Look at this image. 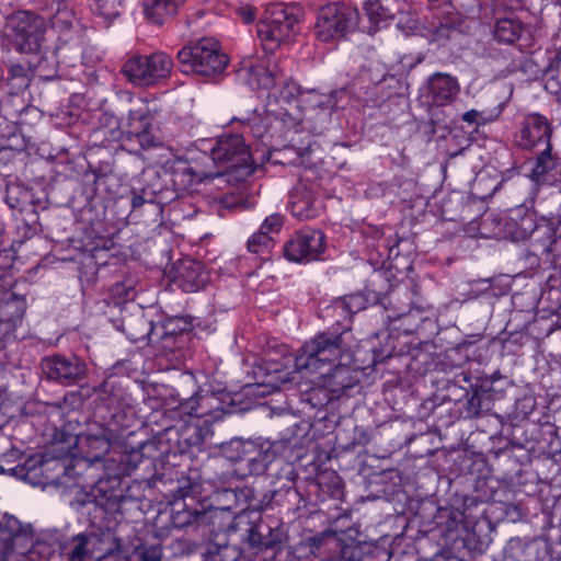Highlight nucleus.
Instances as JSON below:
<instances>
[{
  "label": "nucleus",
  "mask_w": 561,
  "mask_h": 561,
  "mask_svg": "<svg viewBox=\"0 0 561 561\" xmlns=\"http://www.w3.org/2000/svg\"><path fill=\"white\" fill-rule=\"evenodd\" d=\"M159 456L154 440L144 442L138 448L121 453L117 455V458L114 456L111 458V460L118 463L117 473L108 476L107 479L102 477L96 480L92 479L91 482L84 479L82 488H91L100 505L106 510H114L125 497L119 476L130 474L141 463H146L148 467L153 466Z\"/></svg>",
  "instance_id": "1"
},
{
  "label": "nucleus",
  "mask_w": 561,
  "mask_h": 561,
  "mask_svg": "<svg viewBox=\"0 0 561 561\" xmlns=\"http://www.w3.org/2000/svg\"><path fill=\"white\" fill-rule=\"evenodd\" d=\"M350 346L337 330H328L306 341L295 356L297 371L305 376L319 375L340 358H350Z\"/></svg>",
  "instance_id": "2"
},
{
  "label": "nucleus",
  "mask_w": 561,
  "mask_h": 561,
  "mask_svg": "<svg viewBox=\"0 0 561 561\" xmlns=\"http://www.w3.org/2000/svg\"><path fill=\"white\" fill-rule=\"evenodd\" d=\"M297 9L282 2L266 7L263 18L256 25L260 45L266 54L275 53L297 32Z\"/></svg>",
  "instance_id": "3"
},
{
  "label": "nucleus",
  "mask_w": 561,
  "mask_h": 561,
  "mask_svg": "<svg viewBox=\"0 0 561 561\" xmlns=\"http://www.w3.org/2000/svg\"><path fill=\"white\" fill-rule=\"evenodd\" d=\"M179 499L172 503L171 523L173 527H203L214 524V518L220 512L219 507L206 505L196 500L201 494V485L185 480L178 490Z\"/></svg>",
  "instance_id": "4"
},
{
  "label": "nucleus",
  "mask_w": 561,
  "mask_h": 561,
  "mask_svg": "<svg viewBox=\"0 0 561 561\" xmlns=\"http://www.w3.org/2000/svg\"><path fill=\"white\" fill-rule=\"evenodd\" d=\"M173 66V59L164 51L134 53L126 56L121 72L135 87L149 88L168 79Z\"/></svg>",
  "instance_id": "5"
},
{
  "label": "nucleus",
  "mask_w": 561,
  "mask_h": 561,
  "mask_svg": "<svg viewBox=\"0 0 561 561\" xmlns=\"http://www.w3.org/2000/svg\"><path fill=\"white\" fill-rule=\"evenodd\" d=\"M178 60L184 73L204 77L220 75L228 65L226 54L221 51L219 43L211 37H204L180 49Z\"/></svg>",
  "instance_id": "6"
},
{
  "label": "nucleus",
  "mask_w": 561,
  "mask_h": 561,
  "mask_svg": "<svg viewBox=\"0 0 561 561\" xmlns=\"http://www.w3.org/2000/svg\"><path fill=\"white\" fill-rule=\"evenodd\" d=\"M358 23L357 9L343 2H330L319 9L313 33L319 42L336 43L354 33Z\"/></svg>",
  "instance_id": "7"
},
{
  "label": "nucleus",
  "mask_w": 561,
  "mask_h": 561,
  "mask_svg": "<svg viewBox=\"0 0 561 561\" xmlns=\"http://www.w3.org/2000/svg\"><path fill=\"white\" fill-rule=\"evenodd\" d=\"M43 543H33V538L13 515L0 517V561H35Z\"/></svg>",
  "instance_id": "8"
},
{
  "label": "nucleus",
  "mask_w": 561,
  "mask_h": 561,
  "mask_svg": "<svg viewBox=\"0 0 561 561\" xmlns=\"http://www.w3.org/2000/svg\"><path fill=\"white\" fill-rule=\"evenodd\" d=\"M402 296L405 301H401L400 291L391 294V302L397 301L400 305L394 307L393 313H389L387 319L392 330L411 334L433 314V307L422 299L416 285L405 287Z\"/></svg>",
  "instance_id": "9"
},
{
  "label": "nucleus",
  "mask_w": 561,
  "mask_h": 561,
  "mask_svg": "<svg viewBox=\"0 0 561 561\" xmlns=\"http://www.w3.org/2000/svg\"><path fill=\"white\" fill-rule=\"evenodd\" d=\"M210 156L215 163L226 164L229 171L238 173L240 178H247L255 171L252 154L242 135H221L210 148Z\"/></svg>",
  "instance_id": "10"
},
{
  "label": "nucleus",
  "mask_w": 561,
  "mask_h": 561,
  "mask_svg": "<svg viewBox=\"0 0 561 561\" xmlns=\"http://www.w3.org/2000/svg\"><path fill=\"white\" fill-rule=\"evenodd\" d=\"M7 26L16 50L25 54L39 50L46 33L44 18L31 11H18L8 18Z\"/></svg>",
  "instance_id": "11"
},
{
  "label": "nucleus",
  "mask_w": 561,
  "mask_h": 561,
  "mask_svg": "<svg viewBox=\"0 0 561 561\" xmlns=\"http://www.w3.org/2000/svg\"><path fill=\"white\" fill-rule=\"evenodd\" d=\"M358 371L359 366L353 363V354L350 351L348 359L340 358L319 374L318 378L321 389L313 390L312 396L323 391L325 392V402L313 404L323 405L345 394L347 390L358 383Z\"/></svg>",
  "instance_id": "12"
},
{
  "label": "nucleus",
  "mask_w": 561,
  "mask_h": 561,
  "mask_svg": "<svg viewBox=\"0 0 561 561\" xmlns=\"http://www.w3.org/2000/svg\"><path fill=\"white\" fill-rule=\"evenodd\" d=\"M4 202L11 209L18 210L28 226L35 225L38 211L48 207V196L44 190H34L18 182L7 184Z\"/></svg>",
  "instance_id": "13"
},
{
  "label": "nucleus",
  "mask_w": 561,
  "mask_h": 561,
  "mask_svg": "<svg viewBox=\"0 0 561 561\" xmlns=\"http://www.w3.org/2000/svg\"><path fill=\"white\" fill-rule=\"evenodd\" d=\"M122 331L134 343L148 340L151 345H158L164 352L172 351L178 336L168 329V324H157L148 321L142 314L127 316L122 321Z\"/></svg>",
  "instance_id": "14"
},
{
  "label": "nucleus",
  "mask_w": 561,
  "mask_h": 561,
  "mask_svg": "<svg viewBox=\"0 0 561 561\" xmlns=\"http://www.w3.org/2000/svg\"><path fill=\"white\" fill-rule=\"evenodd\" d=\"M327 249L325 236L319 229L304 228L284 244V256L295 263H309L322 259Z\"/></svg>",
  "instance_id": "15"
},
{
  "label": "nucleus",
  "mask_w": 561,
  "mask_h": 561,
  "mask_svg": "<svg viewBox=\"0 0 561 561\" xmlns=\"http://www.w3.org/2000/svg\"><path fill=\"white\" fill-rule=\"evenodd\" d=\"M43 376L62 386H73L81 382L87 375L85 363L76 355L54 354L42 358Z\"/></svg>",
  "instance_id": "16"
},
{
  "label": "nucleus",
  "mask_w": 561,
  "mask_h": 561,
  "mask_svg": "<svg viewBox=\"0 0 561 561\" xmlns=\"http://www.w3.org/2000/svg\"><path fill=\"white\" fill-rule=\"evenodd\" d=\"M298 443L294 437H283L279 440H266L260 445L253 443L245 445L244 468L252 476H260L265 472L267 467L276 459L278 455L284 454L287 449L297 448Z\"/></svg>",
  "instance_id": "17"
},
{
  "label": "nucleus",
  "mask_w": 561,
  "mask_h": 561,
  "mask_svg": "<svg viewBox=\"0 0 561 561\" xmlns=\"http://www.w3.org/2000/svg\"><path fill=\"white\" fill-rule=\"evenodd\" d=\"M237 119L243 124L244 128L250 130L254 138L266 147H274V140L285 139L289 133L283 117L265 110L262 112L255 110L252 114Z\"/></svg>",
  "instance_id": "18"
},
{
  "label": "nucleus",
  "mask_w": 561,
  "mask_h": 561,
  "mask_svg": "<svg viewBox=\"0 0 561 561\" xmlns=\"http://www.w3.org/2000/svg\"><path fill=\"white\" fill-rule=\"evenodd\" d=\"M552 133L553 127L545 115L529 113L518 124L514 144L523 150H530L540 144L548 145Z\"/></svg>",
  "instance_id": "19"
},
{
  "label": "nucleus",
  "mask_w": 561,
  "mask_h": 561,
  "mask_svg": "<svg viewBox=\"0 0 561 561\" xmlns=\"http://www.w3.org/2000/svg\"><path fill=\"white\" fill-rule=\"evenodd\" d=\"M238 77L252 90H272L279 83H285V90H287L288 93L284 94L283 91L282 98L287 101L298 93L297 85L294 82H286L284 78L279 77L275 71L264 65L243 66L239 69Z\"/></svg>",
  "instance_id": "20"
},
{
  "label": "nucleus",
  "mask_w": 561,
  "mask_h": 561,
  "mask_svg": "<svg viewBox=\"0 0 561 561\" xmlns=\"http://www.w3.org/2000/svg\"><path fill=\"white\" fill-rule=\"evenodd\" d=\"M152 126V116L146 104L130 108L125 119L119 123L121 134H126L128 138L135 137L144 149L158 146V140L150 135Z\"/></svg>",
  "instance_id": "21"
},
{
  "label": "nucleus",
  "mask_w": 561,
  "mask_h": 561,
  "mask_svg": "<svg viewBox=\"0 0 561 561\" xmlns=\"http://www.w3.org/2000/svg\"><path fill=\"white\" fill-rule=\"evenodd\" d=\"M126 381H128L127 378L111 374L95 388V392L103 405L113 411V419L118 417L126 408L130 407L131 396L124 385Z\"/></svg>",
  "instance_id": "22"
},
{
  "label": "nucleus",
  "mask_w": 561,
  "mask_h": 561,
  "mask_svg": "<svg viewBox=\"0 0 561 561\" xmlns=\"http://www.w3.org/2000/svg\"><path fill=\"white\" fill-rule=\"evenodd\" d=\"M26 310V299L15 293L7 294L0 300V343L16 339L15 331L21 325Z\"/></svg>",
  "instance_id": "23"
},
{
  "label": "nucleus",
  "mask_w": 561,
  "mask_h": 561,
  "mask_svg": "<svg viewBox=\"0 0 561 561\" xmlns=\"http://www.w3.org/2000/svg\"><path fill=\"white\" fill-rule=\"evenodd\" d=\"M283 471L287 482L284 483L279 489L272 492L268 504L286 506L288 512H297L300 508L307 506V500L295 488V479L297 478V472L294 467L291 465H286L283 468Z\"/></svg>",
  "instance_id": "24"
},
{
  "label": "nucleus",
  "mask_w": 561,
  "mask_h": 561,
  "mask_svg": "<svg viewBox=\"0 0 561 561\" xmlns=\"http://www.w3.org/2000/svg\"><path fill=\"white\" fill-rule=\"evenodd\" d=\"M428 96L436 106L451 103L460 91L457 78L447 73L436 72L427 79Z\"/></svg>",
  "instance_id": "25"
},
{
  "label": "nucleus",
  "mask_w": 561,
  "mask_h": 561,
  "mask_svg": "<svg viewBox=\"0 0 561 561\" xmlns=\"http://www.w3.org/2000/svg\"><path fill=\"white\" fill-rule=\"evenodd\" d=\"M176 277L184 291H198L208 282L204 265L193 259H184L176 265Z\"/></svg>",
  "instance_id": "26"
},
{
  "label": "nucleus",
  "mask_w": 561,
  "mask_h": 561,
  "mask_svg": "<svg viewBox=\"0 0 561 561\" xmlns=\"http://www.w3.org/2000/svg\"><path fill=\"white\" fill-rule=\"evenodd\" d=\"M92 197L103 203L115 201L122 196L123 183L121 178L113 171H92ZM90 173L85 174L88 179Z\"/></svg>",
  "instance_id": "27"
},
{
  "label": "nucleus",
  "mask_w": 561,
  "mask_h": 561,
  "mask_svg": "<svg viewBox=\"0 0 561 561\" xmlns=\"http://www.w3.org/2000/svg\"><path fill=\"white\" fill-rule=\"evenodd\" d=\"M170 182L173 185V194L179 195L198 184L203 174L197 172L187 160L175 159L170 167Z\"/></svg>",
  "instance_id": "28"
},
{
  "label": "nucleus",
  "mask_w": 561,
  "mask_h": 561,
  "mask_svg": "<svg viewBox=\"0 0 561 561\" xmlns=\"http://www.w3.org/2000/svg\"><path fill=\"white\" fill-rule=\"evenodd\" d=\"M112 438V432L104 428L101 431L100 436L89 435L87 437V443L90 449L94 450L95 454L91 456V459L82 460V465L87 467V472L84 474L79 473V479L76 482V485L82 488L84 479H87L88 482H91V480L94 479L90 471L93 469L95 463H99L102 460V456L110 451Z\"/></svg>",
  "instance_id": "29"
},
{
  "label": "nucleus",
  "mask_w": 561,
  "mask_h": 561,
  "mask_svg": "<svg viewBox=\"0 0 561 561\" xmlns=\"http://www.w3.org/2000/svg\"><path fill=\"white\" fill-rule=\"evenodd\" d=\"M169 190L163 187L160 178L157 175L145 186L131 188V208L137 210L145 204H164L168 199H173V197L167 196Z\"/></svg>",
  "instance_id": "30"
},
{
  "label": "nucleus",
  "mask_w": 561,
  "mask_h": 561,
  "mask_svg": "<svg viewBox=\"0 0 561 561\" xmlns=\"http://www.w3.org/2000/svg\"><path fill=\"white\" fill-rule=\"evenodd\" d=\"M524 31V24L518 18H499L494 22L492 37L499 44L513 45L522 37Z\"/></svg>",
  "instance_id": "31"
},
{
  "label": "nucleus",
  "mask_w": 561,
  "mask_h": 561,
  "mask_svg": "<svg viewBox=\"0 0 561 561\" xmlns=\"http://www.w3.org/2000/svg\"><path fill=\"white\" fill-rule=\"evenodd\" d=\"M438 524L442 526V534L445 538L456 541L462 539V535L467 533V522L465 513L457 508H444L439 512Z\"/></svg>",
  "instance_id": "32"
},
{
  "label": "nucleus",
  "mask_w": 561,
  "mask_h": 561,
  "mask_svg": "<svg viewBox=\"0 0 561 561\" xmlns=\"http://www.w3.org/2000/svg\"><path fill=\"white\" fill-rule=\"evenodd\" d=\"M560 169L561 158L557 153H552V145L548 142L536 159L531 170V178L536 182H547L550 181L551 174H558Z\"/></svg>",
  "instance_id": "33"
},
{
  "label": "nucleus",
  "mask_w": 561,
  "mask_h": 561,
  "mask_svg": "<svg viewBox=\"0 0 561 561\" xmlns=\"http://www.w3.org/2000/svg\"><path fill=\"white\" fill-rule=\"evenodd\" d=\"M185 0H144L146 18L153 24L162 25L178 13Z\"/></svg>",
  "instance_id": "34"
},
{
  "label": "nucleus",
  "mask_w": 561,
  "mask_h": 561,
  "mask_svg": "<svg viewBox=\"0 0 561 561\" xmlns=\"http://www.w3.org/2000/svg\"><path fill=\"white\" fill-rule=\"evenodd\" d=\"M75 546L72 550L69 552L68 561H93L101 560V553L96 554V551L90 546H95L98 543H104L103 540L99 538V535H83L80 534L72 539Z\"/></svg>",
  "instance_id": "35"
},
{
  "label": "nucleus",
  "mask_w": 561,
  "mask_h": 561,
  "mask_svg": "<svg viewBox=\"0 0 561 561\" xmlns=\"http://www.w3.org/2000/svg\"><path fill=\"white\" fill-rule=\"evenodd\" d=\"M289 209L291 215L299 220H309L319 216V207L311 193L306 188L291 195Z\"/></svg>",
  "instance_id": "36"
},
{
  "label": "nucleus",
  "mask_w": 561,
  "mask_h": 561,
  "mask_svg": "<svg viewBox=\"0 0 561 561\" xmlns=\"http://www.w3.org/2000/svg\"><path fill=\"white\" fill-rule=\"evenodd\" d=\"M325 312L328 317L335 318L334 323L329 328V330H337V332L343 334V336L346 339V335L351 331V322L353 316L348 311L346 302L342 299V297L335 298L325 309Z\"/></svg>",
  "instance_id": "37"
},
{
  "label": "nucleus",
  "mask_w": 561,
  "mask_h": 561,
  "mask_svg": "<svg viewBox=\"0 0 561 561\" xmlns=\"http://www.w3.org/2000/svg\"><path fill=\"white\" fill-rule=\"evenodd\" d=\"M522 211H524L523 208L513 210L508 217L507 226L514 240H525L529 238L535 230L533 214L525 213L522 216Z\"/></svg>",
  "instance_id": "38"
},
{
  "label": "nucleus",
  "mask_w": 561,
  "mask_h": 561,
  "mask_svg": "<svg viewBox=\"0 0 561 561\" xmlns=\"http://www.w3.org/2000/svg\"><path fill=\"white\" fill-rule=\"evenodd\" d=\"M364 11L369 22L376 27L386 26L394 13L388 4V0H367L364 3Z\"/></svg>",
  "instance_id": "39"
},
{
  "label": "nucleus",
  "mask_w": 561,
  "mask_h": 561,
  "mask_svg": "<svg viewBox=\"0 0 561 561\" xmlns=\"http://www.w3.org/2000/svg\"><path fill=\"white\" fill-rule=\"evenodd\" d=\"M277 536L272 531V528L264 522L252 524L247 529V540L253 548L268 549L274 547L277 541Z\"/></svg>",
  "instance_id": "40"
},
{
  "label": "nucleus",
  "mask_w": 561,
  "mask_h": 561,
  "mask_svg": "<svg viewBox=\"0 0 561 561\" xmlns=\"http://www.w3.org/2000/svg\"><path fill=\"white\" fill-rule=\"evenodd\" d=\"M90 9L108 26L124 10V0H90Z\"/></svg>",
  "instance_id": "41"
},
{
  "label": "nucleus",
  "mask_w": 561,
  "mask_h": 561,
  "mask_svg": "<svg viewBox=\"0 0 561 561\" xmlns=\"http://www.w3.org/2000/svg\"><path fill=\"white\" fill-rule=\"evenodd\" d=\"M473 377L469 371H461L448 381L446 386L447 398L450 401L460 403L463 397H468L470 393L469 388L473 387Z\"/></svg>",
  "instance_id": "42"
},
{
  "label": "nucleus",
  "mask_w": 561,
  "mask_h": 561,
  "mask_svg": "<svg viewBox=\"0 0 561 561\" xmlns=\"http://www.w3.org/2000/svg\"><path fill=\"white\" fill-rule=\"evenodd\" d=\"M24 108V102L20 95H5L0 100V125L2 122L16 123Z\"/></svg>",
  "instance_id": "43"
},
{
  "label": "nucleus",
  "mask_w": 561,
  "mask_h": 561,
  "mask_svg": "<svg viewBox=\"0 0 561 561\" xmlns=\"http://www.w3.org/2000/svg\"><path fill=\"white\" fill-rule=\"evenodd\" d=\"M538 552V547L535 542L524 541L519 538L511 539L506 549V558L513 561H536L531 559L533 554Z\"/></svg>",
  "instance_id": "44"
},
{
  "label": "nucleus",
  "mask_w": 561,
  "mask_h": 561,
  "mask_svg": "<svg viewBox=\"0 0 561 561\" xmlns=\"http://www.w3.org/2000/svg\"><path fill=\"white\" fill-rule=\"evenodd\" d=\"M470 393L468 397H463L460 413L465 419L479 417L482 413V401L478 390V383H473L472 388H469Z\"/></svg>",
  "instance_id": "45"
},
{
  "label": "nucleus",
  "mask_w": 561,
  "mask_h": 561,
  "mask_svg": "<svg viewBox=\"0 0 561 561\" xmlns=\"http://www.w3.org/2000/svg\"><path fill=\"white\" fill-rule=\"evenodd\" d=\"M135 561H162V548L159 543L140 545L133 552Z\"/></svg>",
  "instance_id": "46"
},
{
  "label": "nucleus",
  "mask_w": 561,
  "mask_h": 561,
  "mask_svg": "<svg viewBox=\"0 0 561 561\" xmlns=\"http://www.w3.org/2000/svg\"><path fill=\"white\" fill-rule=\"evenodd\" d=\"M373 352V362L381 363L387 358L399 356L402 354V350L397 351V347L394 345V339L391 334H388L386 337V343L380 347L377 348L375 346L371 347Z\"/></svg>",
  "instance_id": "47"
},
{
  "label": "nucleus",
  "mask_w": 561,
  "mask_h": 561,
  "mask_svg": "<svg viewBox=\"0 0 561 561\" xmlns=\"http://www.w3.org/2000/svg\"><path fill=\"white\" fill-rule=\"evenodd\" d=\"M253 443L252 440L232 439L224 447L225 456L232 462L243 463L245 459L243 449H245V445Z\"/></svg>",
  "instance_id": "48"
},
{
  "label": "nucleus",
  "mask_w": 561,
  "mask_h": 561,
  "mask_svg": "<svg viewBox=\"0 0 561 561\" xmlns=\"http://www.w3.org/2000/svg\"><path fill=\"white\" fill-rule=\"evenodd\" d=\"M271 243L272 237L259 230L248 239L247 247L251 253L259 254L267 251Z\"/></svg>",
  "instance_id": "49"
},
{
  "label": "nucleus",
  "mask_w": 561,
  "mask_h": 561,
  "mask_svg": "<svg viewBox=\"0 0 561 561\" xmlns=\"http://www.w3.org/2000/svg\"><path fill=\"white\" fill-rule=\"evenodd\" d=\"M536 398L533 394H525L515 402V416L520 420L527 419L536 410Z\"/></svg>",
  "instance_id": "50"
},
{
  "label": "nucleus",
  "mask_w": 561,
  "mask_h": 561,
  "mask_svg": "<svg viewBox=\"0 0 561 561\" xmlns=\"http://www.w3.org/2000/svg\"><path fill=\"white\" fill-rule=\"evenodd\" d=\"M205 400H207V399L203 398V397L192 396L191 398L186 399L184 402L180 403L179 410L183 414L202 417L206 414L205 411H201L202 404Z\"/></svg>",
  "instance_id": "51"
},
{
  "label": "nucleus",
  "mask_w": 561,
  "mask_h": 561,
  "mask_svg": "<svg viewBox=\"0 0 561 561\" xmlns=\"http://www.w3.org/2000/svg\"><path fill=\"white\" fill-rule=\"evenodd\" d=\"M342 299L346 302L348 311L354 316L355 313L364 310L367 306V298L362 293H354L342 296Z\"/></svg>",
  "instance_id": "52"
},
{
  "label": "nucleus",
  "mask_w": 561,
  "mask_h": 561,
  "mask_svg": "<svg viewBox=\"0 0 561 561\" xmlns=\"http://www.w3.org/2000/svg\"><path fill=\"white\" fill-rule=\"evenodd\" d=\"M0 147L2 150L21 152L25 149L26 145L21 134L11 133L7 138L0 141Z\"/></svg>",
  "instance_id": "53"
},
{
  "label": "nucleus",
  "mask_w": 561,
  "mask_h": 561,
  "mask_svg": "<svg viewBox=\"0 0 561 561\" xmlns=\"http://www.w3.org/2000/svg\"><path fill=\"white\" fill-rule=\"evenodd\" d=\"M554 282L556 279H549L547 282V288L541 294V298L552 302L551 309H558L561 306V289L556 288L553 285Z\"/></svg>",
  "instance_id": "54"
},
{
  "label": "nucleus",
  "mask_w": 561,
  "mask_h": 561,
  "mask_svg": "<svg viewBox=\"0 0 561 561\" xmlns=\"http://www.w3.org/2000/svg\"><path fill=\"white\" fill-rule=\"evenodd\" d=\"M282 226V216L279 214H272L264 219L259 230L270 236L271 232L279 231Z\"/></svg>",
  "instance_id": "55"
},
{
  "label": "nucleus",
  "mask_w": 561,
  "mask_h": 561,
  "mask_svg": "<svg viewBox=\"0 0 561 561\" xmlns=\"http://www.w3.org/2000/svg\"><path fill=\"white\" fill-rule=\"evenodd\" d=\"M99 538L101 540H103L104 543H98L95 546H92L91 548H93L96 551V554L98 553L102 554L101 556V560H102L103 558H106L107 556H110L113 552V550L116 548V545L114 543L113 538L110 535L99 536Z\"/></svg>",
  "instance_id": "56"
},
{
  "label": "nucleus",
  "mask_w": 561,
  "mask_h": 561,
  "mask_svg": "<svg viewBox=\"0 0 561 561\" xmlns=\"http://www.w3.org/2000/svg\"><path fill=\"white\" fill-rule=\"evenodd\" d=\"M217 556L222 557L221 561H237L239 552L233 547L224 546L218 548Z\"/></svg>",
  "instance_id": "57"
},
{
  "label": "nucleus",
  "mask_w": 561,
  "mask_h": 561,
  "mask_svg": "<svg viewBox=\"0 0 561 561\" xmlns=\"http://www.w3.org/2000/svg\"><path fill=\"white\" fill-rule=\"evenodd\" d=\"M11 78H16L21 80V84H26L27 78L25 73V68L21 65H11L9 70Z\"/></svg>",
  "instance_id": "58"
},
{
  "label": "nucleus",
  "mask_w": 561,
  "mask_h": 561,
  "mask_svg": "<svg viewBox=\"0 0 561 561\" xmlns=\"http://www.w3.org/2000/svg\"><path fill=\"white\" fill-rule=\"evenodd\" d=\"M549 250L553 255L554 260L561 261V234L553 239L549 247Z\"/></svg>",
  "instance_id": "59"
},
{
  "label": "nucleus",
  "mask_w": 561,
  "mask_h": 561,
  "mask_svg": "<svg viewBox=\"0 0 561 561\" xmlns=\"http://www.w3.org/2000/svg\"><path fill=\"white\" fill-rule=\"evenodd\" d=\"M239 14L244 23H252L255 20V13L251 8H242Z\"/></svg>",
  "instance_id": "60"
},
{
  "label": "nucleus",
  "mask_w": 561,
  "mask_h": 561,
  "mask_svg": "<svg viewBox=\"0 0 561 561\" xmlns=\"http://www.w3.org/2000/svg\"><path fill=\"white\" fill-rule=\"evenodd\" d=\"M500 378L499 374H493L489 378L482 381L480 388L482 391H489L492 389V385Z\"/></svg>",
  "instance_id": "61"
},
{
  "label": "nucleus",
  "mask_w": 561,
  "mask_h": 561,
  "mask_svg": "<svg viewBox=\"0 0 561 561\" xmlns=\"http://www.w3.org/2000/svg\"><path fill=\"white\" fill-rule=\"evenodd\" d=\"M364 233L370 236L373 239H380L382 236V231L380 228L375 226H369L364 230Z\"/></svg>",
  "instance_id": "62"
},
{
  "label": "nucleus",
  "mask_w": 561,
  "mask_h": 561,
  "mask_svg": "<svg viewBox=\"0 0 561 561\" xmlns=\"http://www.w3.org/2000/svg\"><path fill=\"white\" fill-rule=\"evenodd\" d=\"M316 147H318V144L316 141H309L306 146L300 145L298 147V150L301 152V154L312 153L314 152Z\"/></svg>",
  "instance_id": "63"
},
{
  "label": "nucleus",
  "mask_w": 561,
  "mask_h": 561,
  "mask_svg": "<svg viewBox=\"0 0 561 561\" xmlns=\"http://www.w3.org/2000/svg\"><path fill=\"white\" fill-rule=\"evenodd\" d=\"M478 112L474 110L468 111L463 114L462 119L463 122L473 124L477 121Z\"/></svg>",
  "instance_id": "64"
}]
</instances>
